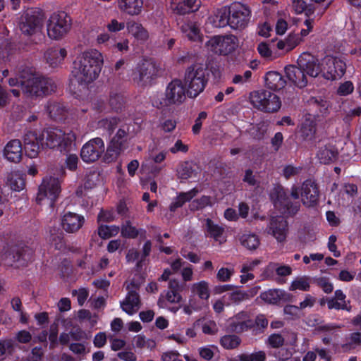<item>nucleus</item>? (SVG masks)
Wrapping results in <instances>:
<instances>
[{
    "label": "nucleus",
    "instance_id": "obj_1",
    "mask_svg": "<svg viewBox=\"0 0 361 361\" xmlns=\"http://www.w3.org/2000/svg\"><path fill=\"white\" fill-rule=\"evenodd\" d=\"M75 140L73 133H65L57 128H47L40 133L28 130L23 137L25 154L32 159L37 157L40 147L56 149L61 153H66L70 150L73 142Z\"/></svg>",
    "mask_w": 361,
    "mask_h": 361
},
{
    "label": "nucleus",
    "instance_id": "obj_2",
    "mask_svg": "<svg viewBox=\"0 0 361 361\" xmlns=\"http://www.w3.org/2000/svg\"><path fill=\"white\" fill-rule=\"evenodd\" d=\"M104 64L103 54L95 49L84 51L75 63L74 76L77 82L85 87L99 75Z\"/></svg>",
    "mask_w": 361,
    "mask_h": 361
},
{
    "label": "nucleus",
    "instance_id": "obj_3",
    "mask_svg": "<svg viewBox=\"0 0 361 361\" xmlns=\"http://www.w3.org/2000/svg\"><path fill=\"white\" fill-rule=\"evenodd\" d=\"M307 106L310 112L305 114L300 133L303 140H311L314 137L316 133L315 120L320 121V117H325L329 114L331 102L325 97H312L307 101Z\"/></svg>",
    "mask_w": 361,
    "mask_h": 361
},
{
    "label": "nucleus",
    "instance_id": "obj_4",
    "mask_svg": "<svg viewBox=\"0 0 361 361\" xmlns=\"http://www.w3.org/2000/svg\"><path fill=\"white\" fill-rule=\"evenodd\" d=\"M301 188L293 185L291 187L290 196L288 191L281 185H276L271 192L270 198L274 207L283 216L286 217L294 216L300 210V203L299 202Z\"/></svg>",
    "mask_w": 361,
    "mask_h": 361
},
{
    "label": "nucleus",
    "instance_id": "obj_5",
    "mask_svg": "<svg viewBox=\"0 0 361 361\" xmlns=\"http://www.w3.org/2000/svg\"><path fill=\"white\" fill-rule=\"evenodd\" d=\"M11 87L30 90H53L59 88V83L52 78L33 73L30 69L23 70L18 75L8 80Z\"/></svg>",
    "mask_w": 361,
    "mask_h": 361
},
{
    "label": "nucleus",
    "instance_id": "obj_6",
    "mask_svg": "<svg viewBox=\"0 0 361 361\" xmlns=\"http://www.w3.org/2000/svg\"><path fill=\"white\" fill-rule=\"evenodd\" d=\"M207 69L204 65H194L186 72L185 85L180 80H173L168 85L166 90H204L207 82Z\"/></svg>",
    "mask_w": 361,
    "mask_h": 361
},
{
    "label": "nucleus",
    "instance_id": "obj_7",
    "mask_svg": "<svg viewBox=\"0 0 361 361\" xmlns=\"http://www.w3.org/2000/svg\"><path fill=\"white\" fill-rule=\"evenodd\" d=\"M71 28V18L63 11L52 13L47 22L48 37L54 40L63 38Z\"/></svg>",
    "mask_w": 361,
    "mask_h": 361
},
{
    "label": "nucleus",
    "instance_id": "obj_8",
    "mask_svg": "<svg viewBox=\"0 0 361 361\" xmlns=\"http://www.w3.org/2000/svg\"><path fill=\"white\" fill-rule=\"evenodd\" d=\"M129 142L128 129L125 130L123 128H120L108 143L106 150L103 157V161L105 163L115 161L128 148Z\"/></svg>",
    "mask_w": 361,
    "mask_h": 361
},
{
    "label": "nucleus",
    "instance_id": "obj_9",
    "mask_svg": "<svg viewBox=\"0 0 361 361\" xmlns=\"http://www.w3.org/2000/svg\"><path fill=\"white\" fill-rule=\"evenodd\" d=\"M60 192L61 183L59 178L51 176L45 177L39 187L36 202L41 204L43 201L47 200L49 207H54Z\"/></svg>",
    "mask_w": 361,
    "mask_h": 361
},
{
    "label": "nucleus",
    "instance_id": "obj_10",
    "mask_svg": "<svg viewBox=\"0 0 361 361\" xmlns=\"http://www.w3.org/2000/svg\"><path fill=\"white\" fill-rule=\"evenodd\" d=\"M253 106L264 112H276L281 106L280 98L273 92H250Z\"/></svg>",
    "mask_w": 361,
    "mask_h": 361
},
{
    "label": "nucleus",
    "instance_id": "obj_11",
    "mask_svg": "<svg viewBox=\"0 0 361 361\" xmlns=\"http://www.w3.org/2000/svg\"><path fill=\"white\" fill-rule=\"evenodd\" d=\"M238 47V39L234 35H216L206 43L207 51L218 55H228Z\"/></svg>",
    "mask_w": 361,
    "mask_h": 361
},
{
    "label": "nucleus",
    "instance_id": "obj_12",
    "mask_svg": "<svg viewBox=\"0 0 361 361\" xmlns=\"http://www.w3.org/2000/svg\"><path fill=\"white\" fill-rule=\"evenodd\" d=\"M230 8V27L233 29H243L245 27L250 20L251 10L242 3L234 2L229 6Z\"/></svg>",
    "mask_w": 361,
    "mask_h": 361
},
{
    "label": "nucleus",
    "instance_id": "obj_13",
    "mask_svg": "<svg viewBox=\"0 0 361 361\" xmlns=\"http://www.w3.org/2000/svg\"><path fill=\"white\" fill-rule=\"evenodd\" d=\"M105 145L101 137H94L87 142L80 150V157L85 163H93L104 154Z\"/></svg>",
    "mask_w": 361,
    "mask_h": 361
},
{
    "label": "nucleus",
    "instance_id": "obj_14",
    "mask_svg": "<svg viewBox=\"0 0 361 361\" xmlns=\"http://www.w3.org/2000/svg\"><path fill=\"white\" fill-rule=\"evenodd\" d=\"M322 78L333 80L341 78L345 71V63L341 59L327 56L322 61Z\"/></svg>",
    "mask_w": 361,
    "mask_h": 361
},
{
    "label": "nucleus",
    "instance_id": "obj_15",
    "mask_svg": "<svg viewBox=\"0 0 361 361\" xmlns=\"http://www.w3.org/2000/svg\"><path fill=\"white\" fill-rule=\"evenodd\" d=\"M159 66L153 60H143L138 66V73L133 78V81L141 87L149 84L159 73Z\"/></svg>",
    "mask_w": 361,
    "mask_h": 361
},
{
    "label": "nucleus",
    "instance_id": "obj_16",
    "mask_svg": "<svg viewBox=\"0 0 361 361\" xmlns=\"http://www.w3.org/2000/svg\"><path fill=\"white\" fill-rule=\"evenodd\" d=\"M138 289L139 286L135 281H131L126 286L128 294L125 300L120 302L122 310L129 315H133L140 308L141 302Z\"/></svg>",
    "mask_w": 361,
    "mask_h": 361
},
{
    "label": "nucleus",
    "instance_id": "obj_17",
    "mask_svg": "<svg viewBox=\"0 0 361 361\" xmlns=\"http://www.w3.org/2000/svg\"><path fill=\"white\" fill-rule=\"evenodd\" d=\"M42 25L41 18L33 9H27L22 14L20 18V30L26 35L35 34L40 29Z\"/></svg>",
    "mask_w": 361,
    "mask_h": 361
},
{
    "label": "nucleus",
    "instance_id": "obj_18",
    "mask_svg": "<svg viewBox=\"0 0 361 361\" xmlns=\"http://www.w3.org/2000/svg\"><path fill=\"white\" fill-rule=\"evenodd\" d=\"M266 232L279 243L286 240L288 232V223L283 216H272L266 228Z\"/></svg>",
    "mask_w": 361,
    "mask_h": 361
},
{
    "label": "nucleus",
    "instance_id": "obj_19",
    "mask_svg": "<svg viewBox=\"0 0 361 361\" xmlns=\"http://www.w3.org/2000/svg\"><path fill=\"white\" fill-rule=\"evenodd\" d=\"M288 88H305L308 84V79L302 68L299 66L289 65L285 68Z\"/></svg>",
    "mask_w": 361,
    "mask_h": 361
},
{
    "label": "nucleus",
    "instance_id": "obj_20",
    "mask_svg": "<svg viewBox=\"0 0 361 361\" xmlns=\"http://www.w3.org/2000/svg\"><path fill=\"white\" fill-rule=\"evenodd\" d=\"M298 65L302 68L310 77H322V65L319 60L308 53L302 54L298 59Z\"/></svg>",
    "mask_w": 361,
    "mask_h": 361
},
{
    "label": "nucleus",
    "instance_id": "obj_21",
    "mask_svg": "<svg viewBox=\"0 0 361 361\" xmlns=\"http://www.w3.org/2000/svg\"><path fill=\"white\" fill-rule=\"evenodd\" d=\"M200 92H177L176 97V92H166L164 97L152 101V106L157 109H162L173 104H180L185 99V96L190 98H195Z\"/></svg>",
    "mask_w": 361,
    "mask_h": 361
},
{
    "label": "nucleus",
    "instance_id": "obj_22",
    "mask_svg": "<svg viewBox=\"0 0 361 361\" xmlns=\"http://www.w3.org/2000/svg\"><path fill=\"white\" fill-rule=\"evenodd\" d=\"M301 197L303 204L307 207L317 205L319 197L317 184L310 179L305 180L301 186Z\"/></svg>",
    "mask_w": 361,
    "mask_h": 361
},
{
    "label": "nucleus",
    "instance_id": "obj_23",
    "mask_svg": "<svg viewBox=\"0 0 361 361\" xmlns=\"http://www.w3.org/2000/svg\"><path fill=\"white\" fill-rule=\"evenodd\" d=\"M85 217L77 213L66 212L61 219V226L66 233H75L78 232L84 225Z\"/></svg>",
    "mask_w": 361,
    "mask_h": 361
},
{
    "label": "nucleus",
    "instance_id": "obj_24",
    "mask_svg": "<svg viewBox=\"0 0 361 361\" xmlns=\"http://www.w3.org/2000/svg\"><path fill=\"white\" fill-rule=\"evenodd\" d=\"M34 250L27 245H16L11 247L10 255H12L13 261L20 266H26L34 257Z\"/></svg>",
    "mask_w": 361,
    "mask_h": 361
},
{
    "label": "nucleus",
    "instance_id": "obj_25",
    "mask_svg": "<svg viewBox=\"0 0 361 361\" xmlns=\"http://www.w3.org/2000/svg\"><path fill=\"white\" fill-rule=\"evenodd\" d=\"M317 157L322 164L334 163L338 158V149L331 143L321 145L318 147Z\"/></svg>",
    "mask_w": 361,
    "mask_h": 361
},
{
    "label": "nucleus",
    "instance_id": "obj_26",
    "mask_svg": "<svg viewBox=\"0 0 361 361\" xmlns=\"http://www.w3.org/2000/svg\"><path fill=\"white\" fill-rule=\"evenodd\" d=\"M204 221L203 231L205 237L221 242V238L225 233V228L222 225L216 224L209 218L205 219Z\"/></svg>",
    "mask_w": 361,
    "mask_h": 361
},
{
    "label": "nucleus",
    "instance_id": "obj_27",
    "mask_svg": "<svg viewBox=\"0 0 361 361\" xmlns=\"http://www.w3.org/2000/svg\"><path fill=\"white\" fill-rule=\"evenodd\" d=\"M4 157L10 161L18 163L21 160L22 144L19 140H12L7 143L4 149Z\"/></svg>",
    "mask_w": 361,
    "mask_h": 361
},
{
    "label": "nucleus",
    "instance_id": "obj_28",
    "mask_svg": "<svg viewBox=\"0 0 361 361\" xmlns=\"http://www.w3.org/2000/svg\"><path fill=\"white\" fill-rule=\"evenodd\" d=\"M126 29L128 34L137 42H145L149 38L147 30L138 22L134 20L128 21L126 23Z\"/></svg>",
    "mask_w": 361,
    "mask_h": 361
},
{
    "label": "nucleus",
    "instance_id": "obj_29",
    "mask_svg": "<svg viewBox=\"0 0 361 361\" xmlns=\"http://www.w3.org/2000/svg\"><path fill=\"white\" fill-rule=\"evenodd\" d=\"M266 87L270 90H282L288 88L287 81L278 72L269 71L264 76Z\"/></svg>",
    "mask_w": 361,
    "mask_h": 361
},
{
    "label": "nucleus",
    "instance_id": "obj_30",
    "mask_svg": "<svg viewBox=\"0 0 361 361\" xmlns=\"http://www.w3.org/2000/svg\"><path fill=\"white\" fill-rule=\"evenodd\" d=\"M180 30L189 40L202 41V34L197 23L190 20L186 21L181 25Z\"/></svg>",
    "mask_w": 361,
    "mask_h": 361
},
{
    "label": "nucleus",
    "instance_id": "obj_31",
    "mask_svg": "<svg viewBox=\"0 0 361 361\" xmlns=\"http://www.w3.org/2000/svg\"><path fill=\"white\" fill-rule=\"evenodd\" d=\"M66 55L67 51L64 48L54 47L47 50L44 59L50 66L56 67L63 61Z\"/></svg>",
    "mask_w": 361,
    "mask_h": 361
},
{
    "label": "nucleus",
    "instance_id": "obj_32",
    "mask_svg": "<svg viewBox=\"0 0 361 361\" xmlns=\"http://www.w3.org/2000/svg\"><path fill=\"white\" fill-rule=\"evenodd\" d=\"M143 6V0H118V8L123 13L130 16L140 13Z\"/></svg>",
    "mask_w": 361,
    "mask_h": 361
},
{
    "label": "nucleus",
    "instance_id": "obj_33",
    "mask_svg": "<svg viewBox=\"0 0 361 361\" xmlns=\"http://www.w3.org/2000/svg\"><path fill=\"white\" fill-rule=\"evenodd\" d=\"M211 23L216 27H224L230 26V8L229 6L224 7L218 10L214 16L209 18Z\"/></svg>",
    "mask_w": 361,
    "mask_h": 361
},
{
    "label": "nucleus",
    "instance_id": "obj_34",
    "mask_svg": "<svg viewBox=\"0 0 361 361\" xmlns=\"http://www.w3.org/2000/svg\"><path fill=\"white\" fill-rule=\"evenodd\" d=\"M200 6V0H183L177 4L174 10L178 14L185 15L197 11Z\"/></svg>",
    "mask_w": 361,
    "mask_h": 361
},
{
    "label": "nucleus",
    "instance_id": "obj_35",
    "mask_svg": "<svg viewBox=\"0 0 361 361\" xmlns=\"http://www.w3.org/2000/svg\"><path fill=\"white\" fill-rule=\"evenodd\" d=\"M121 233L123 238L129 239H135L139 234H140V238L142 239L146 237V231L142 228L140 230L137 229L131 224L130 221H126V223L122 225Z\"/></svg>",
    "mask_w": 361,
    "mask_h": 361
},
{
    "label": "nucleus",
    "instance_id": "obj_36",
    "mask_svg": "<svg viewBox=\"0 0 361 361\" xmlns=\"http://www.w3.org/2000/svg\"><path fill=\"white\" fill-rule=\"evenodd\" d=\"M241 245L250 251L255 250L260 244V240L255 233H244L240 238Z\"/></svg>",
    "mask_w": 361,
    "mask_h": 361
},
{
    "label": "nucleus",
    "instance_id": "obj_37",
    "mask_svg": "<svg viewBox=\"0 0 361 361\" xmlns=\"http://www.w3.org/2000/svg\"><path fill=\"white\" fill-rule=\"evenodd\" d=\"M228 328L231 332L241 334L254 329L255 324L252 319L241 322H230Z\"/></svg>",
    "mask_w": 361,
    "mask_h": 361
},
{
    "label": "nucleus",
    "instance_id": "obj_38",
    "mask_svg": "<svg viewBox=\"0 0 361 361\" xmlns=\"http://www.w3.org/2000/svg\"><path fill=\"white\" fill-rule=\"evenodd\" d=\"M191 290L192 293H196L201 300H207L210 297L209 283L206 281H200L193 283Z\"/></svg>",
    "mask_w": 361,
    "mask_h": 361
},
{
    "label": "nucleus",
    "instance_id": "obj_39",
    "mask_svg": "<svg viewBox=\"0 0 361 361\" xmlns=\"http://www.w3.org/2000/svg\"><path fill=\"white\" fill-rule=\"evenodd\" d=\"M240 343V338L235 334L224 335L220 339L221 345L228 350L238 348Z\"/></svg>",
    "mask_w": 361,
    "mask_h": 361
},
{
    "label": "nucleus",
    "instance_id": "obj_40",
    "mask_svg": "<svg viewBox=\"0 0 361 361\" xmlns=\"http://www.w3.org/2000/svg\"><path fill=\"white\" fill-rule=\"evenodd\" d=\"M267 131V126L262 122L250 127L247 132L250 137L256 140L264 139Z\"/></svg>",
    "mask_w": 361,
    "mask_h": 361
},
{
    "label": "nucleus",
    "instance_id": "obj_41",
    "mask_svg": "<svg viewBox=\"0 0 361 361\" xmlns=\"http://www.w3.org/2000/svg\"><path fill=\"white\" fill-rule=\"evenodd\" d=\"M47 109L49 111L50 117L54 119H59L61 117L65 116L67 111L66 106L60 103H49Z\"/></svg>",
    "mask_w": 361,
    "mask_h": 361
},
{
    "label": "nucleus",
    "instance_id": "obj_42",
    "mask_svg": "<svg viewBox=\"0 0 361 361\" xmlns=\"http://www.w3.org/2000/svg\"><path fill=\"white\" fill-rule=\"evenodd\" d=\"M284 292L280 290H269L261 293L260 298L262 300L270 304L277 303L283 296Z\"/></svg>",
    "mask_w": 361,
    "mask_h": 361
},
{
    "label": "nucleus",
    "instance_id": "obj_43",
    "mask_svg": "<svg viewBox=\"0 0 361 361\" xmlns=\"http://www.w3.org/2000/svg\"><path fill=\"white\" fill-rule=\"evenodd\" d=\"M292 7L295 13H305L308 18L314 13V9L307 7L305 0H292Z\"/></svg>",
    "mask_w": 361,
    "mask_h": 361
},
{
    "label": "nucleus",
    "instance_id": "obj_44",
    "mask_svg": "<svg viewBox=\"0 0 361 361\" xmlns=\"http://www.w3.org/2000/svg\"><path fill=\"white\" fill-rule=\"evenodd\" d=\"M310 281L309 278L307 276H302L297 278L292 281L289 290L294 291L296 290H300L303 291H308L310 290Z\"/></svg>",
    "mask_w": 361,
    "mask_h": 361
},
{
    "label": "nucleus",
    "instance_id": "obj_45",
    "mask_svg": "<svg viewBox=\"0 0 361 361\" xmlns=\"http://www.w3.org/2000/svg\"><path fill=\"white\" fill-rule=\"evenodd\" d=\"M211 197L203 195L200 198L195 199L190 204L191 211H197L205 208L207 206H212Z\"/></svg>",
    "mask_w": 361,
    "mask_h": 361
},
{
    "label": "nucleus",
    "instance_id": "obj_46",
    "mask_svg": "<svg viewBox=\"0 0 361 361\" xmlns=\"http://www.w3.org/2000/svg\"><path fill=\"white\" fill-rule=\"evenodd\" d=\"M49 240L54 245L56 250H61L66 245L64 234L63 231L60 230H54V232L51 231Z\"/></svg>",
    "mask_w": 361,
    "mask_h": 361
},
{
    "label": "nucleus",
    "instance_id": "obj_47",
    "mask_svg": "<svg viewBox=\"0 0 361 361\" xmlns=\"http://www.w3.org/2000/svg\"><path fill=\"white\" fill-rule=\"evenodd\" d=\"M240 361H265L266 354L264 351H258L252 354L243 353L238 355Z\"/></svg>",
    "mask_w": 361,
    "mask_h": 361
},
{
    "label": "nucleus",
    "instance_id": "obj_48",
    "mask_svg": "<svg viewBox=\"0 0 361 361\" xmlns=\"http://www.w3.org/2000/svg\"><path fill=\"white\" fill-rule=\"evenodd\" d=\"M285 340L280 334H272L267 338V345L272 348H279L284 345Z\"/></svg>",
    "mask_w": 361,
    "mask_h": 361
},
{
    "label": "nucleus",
    "instance_id": "obj_49",
    "mask_svg": "<svg viewBox=\"0 0 361 361\" xmlns=\"http://www.w3.org/2000/svg\"><path fill=\"white\" fill-rule=\"evenodd\" d=\"M276 265L274 264H269L265 272H268L269 271H273L274 269L276 271V273L277 275L281 276H289L292 273V269L289 266L287 265H281L278 267H275Z\"/></svg>",
    "mask_w": 361,
    "mask_h": 361
},
{
    "label": "nucleus",
    "instance_id": "obj_50",
    "mask_svg": "<svg viewBox=\"0 0 361 361\" xmlns=\"http://www.w3.org/2000/svg\"><path fill=\"white\" fill-rule=\"evenodd\" d=\"M109 105L111 106L112 110L118 112L121 110L123 106V99L122 97L116 92L114 94H111L109 99Z\"/></svg>",
    "mask_w": 361,
    "mask_h": 361
},
{
    "label": "nucleus",
    "instance_id": "obj_51",
    "mask_svg": "<svg viewBox=\"0 0 361 361\" xmlns=\"http://www.w3.org/2000/svg\"><path fill=\"white\" fill-rule=\"evenodd\" d=\"M268 323V319L264 314H258L254 321L255 327L256 326L257 329H253V331H255V334L263 333L264 329L267 328Z\"/></svg>",
    "mask_w": 361,
    "mask_h": 361
},
{
    "label": "nucleus",
    "instance_id": "obj_52",
    "mask_svg": "<svg viewBox=\"0 0 361 361\" xmlns=\"http://www.w3.org/2000/svg\"><path fill=\"white\" fill-rule=\"evenodd\" d=\"M11 190L15 191H21L25 187V180L24 178L19 175L13 176L10 180Z\"/></svg>",
    "mask_w": 361,
    "mask_h": 361
},
{
    "label": "nucleus",
    "instance_id": "obj_53",
    "mask_svg": "<svg viewBox=\"0 0 361 361\" xmlns=\"http://www.w3.org/2000/svg\"><path fill=\"white\" fill-rule=\"evenodd\" d=\"M248 294L241 290H235L228 294V299L232 303L239 304L248 299Z\"/></svg>",
    "mask_w": 361,
    "mask_h": 361
},
{
    "label": "nucleus",
    "instance_id": "obj_54",
    "mask_svg": "<svg viewBox=\"0 0 361 361\" xmlns=\"http://www.w3.org/2000/svg\"><path fill=\"white\" fill-rule=\"evenodd\" d=\"M79 159L75 154H70L66 157L65 166L71 171H75L78 169Z\"/></svg>",
    "mask_w": 361,
    "mask_h": 361
},
{
    "label": "nucleus",
    "instance_id": "obj_55",
    "mask_svg": "<svg viewBox=\"0 0 361 361\" xmlns=\"http://www.w3.org/2000/svg\"><path fill=\"white\" fill-rule=\"evenodd\" d=\"M207 118L206 111H201L195 120V124L192 127V132L194 135H198L200 133L202 126V121Z\"/></svg>",
    "mask_w": 361,
    "mask_h": 361
},
{
    "label": "nucleus",
    "instance_id": "obj_56",
    "mask_svg": "<svg viewBox=\"0 0 361 361\" xmlns=\"http://www.w3.org/2000/svg\"><path fill=\"white\" fill-rule=\"evenodd\" d=\"M152 250V242L150 240H147L145 241L142 246V255L140 260L137 262L136 266L137 267H141L142 264L144 261H145L146 258L149 256Z\"/></svg>",
    "mask_w": 361,
    "mask_h": 361
},
{
    "label": "nucleus",
    "instance_id": "obj_57",
    "mask_svg": "<svg viewBox=\"0 0 361 361\" xmlns=\"http://www.w3.org/2000/svg\"><path fill=\"white\" fill-rule=\"evenodd\" d=\"M326 302H327L328 308L329 310L334 309L336 310H347V311L350 310V307H348L345 302H344V303H342L334 298H328L326 300Z\"/></svg>",
    "mask_w": 361,
    "mask_h": 361
},
{
    "label": "nucleus",
    "instance_id": "obj_58",
    "mask_svg": "<svg viewBox=\"0 0 361 361\" xmlns=\"http://www.w3.org/2000/svg\"><path fill=\"white\" fill-rule=\"evenodd\" d=\"M126 27L124 22H118L116 19H111L106 25V29L110 32H117L123 30Z\"/></svg>",
    "mask_w": 361,
    "mask_h": 361
},
{
    "label": "nucleus",
    "instance_id": "obj_59",
    "mask_svg": "<svg viewBox=\"0 0 361 361\" xmlns=\"http://www.w3.org/2000/svg\"><path fill=\"white\" fill-rule=\"evenodd\" d=\"M72 293L73 295H77L78 302L80 306L84 305L89 296V290L85 288L73 290Z\"/></svg>",
    "mask_w": 361,
    "mask_h": 361
},
{
    "label": "nucleus",
    "instance_id": "obj_60",
    "mask_svg": "<svg viewBox=\"0 0 361 361\" xmlns=\"http://www.w3.org/2000/svg\"><path fill=\"white\" fill-rule=\"evenodd\" d=\"M349 339L350 341L343 345V348H351L353 345H361V331L351 333Z\"/></svg>",
    "mask_w": 361,
    "mask_h": 361
},
{
    "label": "nucleus",
    "instance_id": "obj_61",
    "mask_svg": "<svg viewBox=\"0 0 361 361\" xmlns=\"http://www.w3.org/2000/svg\"><path fill=\"white\" fill-rule=\"evenodd\" d=\"M233 270L228 268L221 267L217 272L216 279L219 281L226 282L231 279Z\"/></svg>",
    "mask_w": 361,
    "mask_h": 361
},
{
    "label": "nucleus",
    "instance_id": "obj_62",
    "mask_svg": "<svg viewBox=\"0 0 361 361\" xmlns=\"http://www.w3.org/2000/svg\"><path fill=\"white\" fill-rule=\"evenodd\" d=\"M317 283L326 293H330L333 291L334 286L331 282H329V279L326 277H321L318 279Z\"/></svg>",
    "mask_w": 361,
    "mask_h": 361
},
{
    "label": "nucleus",
    "instance_id": "obj_63",
    "mask_svg": "<svg viewBox=\"0 0 361 361\" xmlns=\"http://www.w3.org/2000/svg\"><path fill=\"white\" fill-rule=\"evenodd\" d=\"M185 202H187V201L185 200L184 197H183L182 194L180 192L170 204L169 210L171 212H175L177 210V209L182 207Z\"/></svg>",
    "mask_w": 361,
    "mask_h": 361
},
{
    "label": "nucleus",
    "instance_id": "obj_64",
    "mask_svg": "<svg viewBox=\"0 0 361 361\" xmlns=\"http://www.w3.org/2000/svg\"><path fill=\"white\" fill-rule=\"evenodd\" d=\"M118 120L116 118H111L109 119H103L101 121L102 126L111 135L116 129Z\"/></svg>",
    "mask_w": 361,
    "mask_h": 361
}]
</instances>
